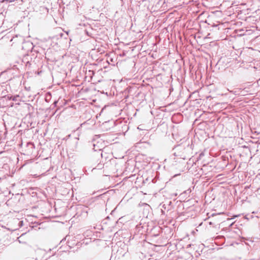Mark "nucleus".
Here are the masks:
<instances>
[{"instance_id": "1", "label": "nucleus", "mask_w": 260, "mask_h": 260, "mask_svg": "<svg viewBox=\"0 0 260 260\" xmlns=\"http://www.w3.org/2000/svg\"><path fill=\"white\" fill-rule=\"evenodd\" d=\"M209 224L212 225V224H213V223L210 221V222H209Z\"/></svg>"}]
</instances>
